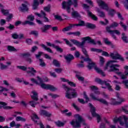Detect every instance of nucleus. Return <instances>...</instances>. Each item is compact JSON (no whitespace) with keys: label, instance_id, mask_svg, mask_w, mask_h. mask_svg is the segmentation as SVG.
<instances>
[{"label":"nucleus","instance_id":"obj_12","mask_svg":"<svg viewBox=\"0 0 128 128\" xmlns=\"http://www.w3.org/2000/svg\"><path fill=\"white\" fill-rule=\"evenodd\" d=\"M106 30L108 32H109V34H111L112 36L114 38V40H116V36L114 34H116L118 36H120V32L118 30H110V28L108 27H106Z\"/></svg>","mask_w":128,"mask_h":128},{"label":"nucleus","instance_id":"obj_2","mask_svg":"<svg viewBox=\"0 0 128 128\" xmlns=\"http://www.w3.org/2000/svg\"><path fill=\"white\" fill-rule=\"evenodd\" d=\"M62 88L66 92V98H67L71 100L72 98H74L78 96V94L76 93V90L71 88H68L64 84L62 85Z\"/></svg>","mask_w":128,"mask_h":128},{"label":"nucleus","instance_id":"obj_19","mask_svg":"<svg viewBox=\"0 0 128 128\" xmlns=\"http://www.w3.org/2000/svg\"><path fill=\"white\" fill-rule=\"evenodd\" d=\"M92 68H94L95 70H96L98 74H101L102 76H106V74H104V71H102V70L100 68L96 66V64Z\"/></svg>","mask_w":128,"mask_h":128},{"label":"nucleus","instance_id":"obj_26","mask_svg":"<svg viewBox=\"0 0 128 128\" xmlns=\"http://www.w3.org/2000/svg\"><path fill=\"white\" fill-rule=\"evenodd\" d=\"M70 42H72L74 44H76V46H78V48H80V46L81 44H82V42H80L74 39L71 40Z\"/></svg>","mask_w":128,"mask_h":128},{"label":"nucleus","instance_id":"obj_55","mask_svg":"<svg viewBox=\"0 0 128 128\" xmlns=\"http://www.w3.org/2000/svg\"><path fill=\"white\" fill-rule=\"evenodd\" d=\"M40 86L41 88H44L45 90H48V84H46L42 83V84H40Z\"/></svg>","mask_w":128,"mask_h":128},{"label":"nucleus","instance_id":"obj_40","mask_svg":"<svg viewBox=\"0 0 128 128\" xmlns=\"http://www.w3.org/2000/svg\"><path fill=\"white\" fill-rule=\"evenodd\" d=\"M17 68H19V70H24V72H26L28 70V67L26 66H16Z\"/></svg>","mask_w":128,"mask_h":128},{"label":"nucleus","instance_id":"obj_30","mask_svg":"<svg viewBox=\"0 0 128 128\" xmlns=\"http://www.w3.org/2000/svg\"><path fill=\"white\" fill-rule=\"evenodd\" d=\"M47 90H50L52 92H56V90L58 89L54 87V86L48 84V87L47 88Z\"/></svg>","mask_w":128,"mask_h":128},{"label":"nucleus","instance_id":"obj_61","mask_svg":"<svg viewBox=\"0 0 128 128\" xmlns=\"http://www.w3.org/2000/svg\"><path fill=\"white\" fill-rule=\"evenodd\" d=\"M124 69L126 70L124 72V74L128 76V66H124Z\"/></svg>","mask_w":128,"mask_h":128},{"label":"nucleus","instance_id":"obj_35","mask_svg":"<svg viewBox=\"0 0 128 128\" xmlns=\"http://www.w3.org/2000/svg\"><path fill=\"white\" fill-rule=\"evenodd\" d=\"M52 64L54 66H56L57 68H60V64L58 61L56 60H53Z\"/></svg>","mask_w":128,"mask_h":128},{"label":"nucleus","instance_id":"obj_45","mask_svg":"<svg viewBox=\"0 0 128 128\" xmlns=\"http://www.w3.org/2000/svg\"><path fill=\"white\" fill-rule=\"evenodd\" d=\"M72 30V26H68L67 27H66L64 28L62 30V32H68L69 30Z\"/></svg>","mask_w":128,"mask_h":128},{"label":"nucleus","instance_id":"obj_47","mask_svg":"<svg viewBox=\"0 0 128 128\" xmlns=\"http://www.w3.org/2000/svg\"><path fill=\"white\" fill-rule=\"evenodd\" d=\"M54 48H56L57 52H64L62 48H60V46H55Z\"/></svg>","mask_w":128,"mask_h":128},{"label":"nucleus","instance_id":"obj_27","mask_svg":"<svg viewBox=\"0 0 128 128\" xmlns=\"http://www.w3.org/2000/svg\"><path fill=\"white\" fill-rule=\"evenodd\" d=\"M28 70H30L27 71V74H32V76H34V74L36 72V70H34V68H28Z\"/></svg>","mask_w":128,"mask_h":128},{"label":"nucleus","instance_id":"obj_7","mask_svg":"<svg viewBox=\"0 0 128 128\" xmlns=\"http://www.w3.org/2000/svg\"><path fill=\"white\" fill-rule=\"evenodd\" d=\"M50 28H52L53 32L58 31V26H52V25L45 24L43 26V27L40 28V30L42 32L46 33L48 32V30H50Z\"/></svg>","mask_w":128,"mask_h":128},{"label":"nucleus","instance_id":"obj_21","mask_svg":"<svg viewBox=\"0 0 128 128\" xmlns=\"http://www.w3.org/2000/svg\"><path fill=\"white\" fill-rule=\"evenodd\" d=\"M87 12L88 14V16L90 18H91L93 20H98V17H96L94 14H92V13L90 11V10H87Z\"/></svg>","mask_w":128,"mask_h":128},{"label":"nucleus","instance_id":"obj_50","mask_svg":"<svg viewBox=\"0 0 128 128\" xmlns=\"http://www.w3.org/2000/svg\"><path fill=\"white\" fill-rule=\"evenodd\" d=\"M1 12H2V14H4V16H8V10H6L4 8H2V9H1Z\"/></svg>","mask_w":128,"mask_h":128},{"label":"nucleus","instance_id":"obj_54","mask_svg":"<svg viewBox=\"0 0 128 128\" xmlns=\"http://www.w3.org/2000/svg\"><path fill=\"white\" fill-rule=\"evenodd\" d=\"M84 98L86 100V102H90V98H88V95H86V92H84Z\"/></svg>","mask_w":128,"mask_h":128},{"label":"nucleus","instance_id":"obj_5","mask_svg":"<svg viewBox=\"0 0 128 128\" xmlns=\"http://www.w3.org/2000/svg\"><path fill=\"white\" fill-rule=\"evenodd\" d=\"M123 118L124 120V122H122V117H119L118 118H114V124H116L118 122H119L120 124L122 126H125V127L126 128H128V118L126 116H124Z\"/></svg>","mask_w":128,"mask_h":128},{"label":"nucleus","instance_id":"obj_33","mask_svg":"<svg viewBox=\"0 0 128 128\" xmlns=\"http://www.w3.org/2000/svg\"><path fill=\"white\" fill-rule=\"evenodd\" d=\"M97 12L99 14V16H100V18H104L106 16V14H104V12L102 11H100V8H98Z\"/></svg>","mask_w":128,"mask_h":128},{"label":"nucleus","instance_id":"obj_41","mask_svg":"<svg viewBox=\"0 0 128 128\" xmlns=\"http://www.w3.org/2000/svg\"><path fill=\"white\" fill-rule=\"evenodd\" d=\"M8 50H9V52H17L16 49V48L12 46H8Z\"/></svg>","mask_w":128,"mask_h":128},{"label":"nucleus","instance_id":"obj_22","mask_svg":"<svg viewBox=\"0 0 128 128\" xmlns=\"http://www.w3.org/2000/svg\"><path fill=\"white\" fill-rule=\"evenodd\" d=\"M94 82H96V84H101V86H102V84H106V81L102 80L98 78H96L94 80Z\"/></svg>","mask_w":128,"mask_h":128},{"label":"nucleus","instance_id":"obj_10","mask_svg":"<svg viewBox=\"0 0 128 128\" xmlns=\"http://www.w3.org/2000/svg\"><path fill=\"white\" fill-rule=\"evenodd\" d=\"M81 58L84 60V62H88V65L87 66V68H88V70H92L93 66H94V62L92 61V59L88 57H86V58H84V56H81Z\"/></svg>","mask_w":128,"mask_h":128},{"label":"nucleus","instance_id":"obj_29","mask_svg":"<svg viewBox=\"0 0 128 128\" xmlns=\"http://www.w3.org/2000/svg\"><path fill=\"white\" fill-rule=\"evenodd\" d=\"M40 46L43 48H44V50H45L48 52H50L51 54H52V49H50V48L46 47V46L44 45V44H42Z\"/></svg>","mask_w":128,"mask_h":128},{"label":"nucleus","instance_id":"obj_52","mask_svg":"<svg viewBox=\"0 0 128 128\" xmlns=\"http://www.w3.org/2000/svg\"><path fill=\"white\" fill-rule=\"evenodd\" d=\"M21 56H22V58H28L29 56H30V54L28 52L24 53L22 54Z\"/></svg>","mask_w":128,"mask_h":128},{"label":"nucleus","instance_id":"obj_43","mask_svg":"<svg viewBox=\"0 0 128 128\" xmlns=\"http://www.w3.org/2000/svg\"><path fill=\"white\" fill-rule=\"evenodd\" d=\"M16 122H26V118L22 117V116H17L16 118Z\"/></svg>","mask_w":128,"mask_h":128},{"label":"nucleus","instance_id":"obj_17","mask_svg":"<svg viewBox=\"0 0 128 128\" xmlns=\"http://www.w3.org/2000/svg\"><path fill=\"white\" fill-rule=\"evenodd\" d=\"M8 106V104L0 102V108H4V110H12V108H13L12 107L10 106Z\"/></svg>","mask_w":128,"mask_h":128},{"label":"nucleus","instance_id":"obj_20","mask_svg":"<svg viewBox=\"0 0 128 128\" xmlns=\"http://www.w3.org/2000/svg\"><path fill=\"white\" fill-rule=\"evenodd\" d=\"M116 96L118 98V100H119V102H116L115 104H120L122 102H126V100H124V98L120 96V94L116 93Z\"/></svg>","mask_w":128,"mask_h":128},{"label":"nucleus","instance_id":"obj_9","mask_svg":"<svg viewBox=\"0 0 128 128\" xmlns=\"http://www.w3.org/2000/svg\"><path fill=\"white\" fill-rule=\"evenodd\" d=\"M96 2L102 10H105L107 12L108 11V5L106 2L102 1V0H96Z\"/></svg>","mask_w":128,"mask_h":128},{"label":"nucleus","instance_id":"obj_38","mask_svg":"<svg viewBox=\"0 0 128 128\" xmlns=\"http://www.w3.org/2000/svg\"><path fill=\"white\" fill-rule=\"evenodd\" d=\"M57 126H59L60 128L62 126H64V123L60 122V121H58L55 122Z\"/></svg>","mask_w":128,"mask_h":128},{"label":"nucleus","instance_id":"obj_37","mask_svg":"<svg viewBox=\"0 0 128 128\" xmlns=\"http://www.w3.org/2000/svg\"><path fill=\"white\" fill-rule=\"evenodd\" d=\"M104 40L106 44H107L108 46H112V44L110 40H108V38H104Z\"/></svg>","mask_w":128,"mask_h":128},{"label":"nucleus","instance_id":"obj_3","mask_svg":"<svg viewBox=\"0 0 128 128\" xmlns=\"http://www.w3.org/2000/svg\"><path fill=\"white\" fill-rule=\"evenodd\" d=\"M62 8L66 10L70 14V6H74V8H78V0H68L67 2L64 1L62 4Z\"/></svg>","mask_w":128,"mask_h":128},{"label":"nucleus","instance_id":"obj_64","mask_svg":"<svg viewBox=\"0 0 128 128\" xmlns=\"http://www.w3.org/2000/svg\"><path fill=\"white\" fill-rule=\"evenodd\" d=\"M99 128H106V124L104 122L100 123Z\"/></svg>","mask_w":128,"mask_h":128},{"label":"nucleus","instance_id":"obj_36","mask_svg":"<svg viewBox=\"0 0 128 128\" xmlns=\"http://www.w3.org/2000/svg\"><path fill=\"white\" fill-rule=\"evenodd\" d=\"M122 40L123 42H124L128 43V37L126 36V34L124 33H122Z\"/></svg>","mask_w":128,"mask_h":128},{"label":"nucleus","instance_id":"obj_31","mask_svg":"<svg viewBox=\"0 0 128 128\" xmlns=\"http://www.w3.org/2000/svg\"><path fill=\"white\" fill-rule=\"evenodd\" d=\"M29 34L34 36L36 38L38 36V32L37 30H32L30 33Z\"/></svg>","mask_w":128,"mask_h":128},{"label":"nucleus","instance_id":"obj_48","mask_svg":"<svg viewBox=\"0 0 128 128\" xmlns=\"http://www.w3.org/2000/svg\"><path fill=\"white\" fill-rule=\"evenodd\" d=\"M76 78H77L78 80H80V82H84V78L80 76V75L78 74H76Z\"/></svg>","mask_w":128,"mask_h":128},{"label":"nucleus","instance_id":"obj_56","mask_svg":"<svg viewBox=\"0 0 128 128\" xmlns=\"http://www.w3.org/2000/svg\"><path fill=\"white\" fill-rule=\"evenodd\" d=\"M105 86H107L108 90H110V91L112 90V86H110V83H107L106 82V83H105Z\"/></svg>","mask_w":128,"mask_h":128},{"label":"nucleus","instance_id":"obj_53","mask_svg":"<svg viewBox=\"0 0 128 128\" xmlns=\"http://www.w3.org/2000/svg\"><path fill=\"white\" fill-rule=\"evenodd\" d=\"M68 84L70 86H72L73 88H76V84L72 82H68Z\"/></svg>","mask_w":128,"mask_h":128},{"label":"nucleus","instance_id":"obj_42","mask_svg":"<svg viewBox=\"0 0 128 128\" xmlns=\"http://www.w3.org/2000/svg\"><path fill=\"white\" fill-rule=\"evenodd\" d=\"M115 14L116 11H114V9H111L108 11V14L109 16H114Z\"/></svg>","mask_w":128,"mask_h":128},{"label":"nucleus","instance_id":"obj_16","mask_svg":"<svg viewBox=\"0 0 128 128\" xmlns=\"http://www.w3.org/2000/svg\"><path fill=\"white\" fill-rule=\"evenodd\" d=\"M40 116H46L47 118H50V116H52V114L44 110H40Z\"/></svg>","mask_w":128,"mask_h":128},{"label":"nucleus","instance_id":"obj_49","mask_svg":"<svg viewBox=\"0 0 128 128\" xmlns=\"http://www.w3.org/2000/svg\"><path fill=\"white\" fill-rule=\"evenodd\" d=\"M8 68V66L4 64L3 63H0V70H6Z\"/></svg>","mask_w":128,"mask_h":128},{"label":"nucleus","instance_id":"obj_15","mask_svg":"<svg viewBox=\"0 0 128 128\" xmlns=\"http://www.w3.org/2000/svg\"><path fill=\"white\" fill-rule=\"evenodd\" d=\"M65 60H66V62L70 64L72 62V60H74V57L72 54H68L64 56Z\"/></svg>","mask_w":128,"mask_h":128},{"label":"nucleus","instance_id":"obj_34","mask_svg":"<svg viewBox=\"0 0 128 128\" xmlns=\"http://www.w3.org/2000/svg\"><path fill=\"white\" fill-rule=\"evenodd\" d=\"M100 66H104V62H105V60H104V57L100 56Z\"/></svg>","mask_w":128,"mask_h":128},{"label":"nucleus","instance_id":"obj_6","mask_svg":"<svg viewBox=\"0 0 128 128\" xmlns=\"http://www.w3.org/2000/svg\"><path fill=\"white\" fill-rule=\"evenodd\" d=\"M88 104L90 108V112L92 113V116L96 118L97 122L98 124V122H100L102 120V118H100V116L99 114H96V108L94 107L92 104L90 103H89Z\"/></svg>","mask_w":128,"mask_h":128},{"label":"nucleus","instance_id":"obj_46","mask_svg":"<svg viewBox=\"0 0 128 128\" xmlns=\"http://www.w3.org/2000/svg\"><path fill=\"white\" fill-rule=\"evenodd\" d=\"M39 60L40 62V66H46V63L44 62V60H42V58H39Z\"/></svg>","mask_w":128,"mask_h":128},{"label":"nucleus","instance_id":"obj_24","mask_svg":"<svg viewBox=\"0 0 128 128\" xmlns=\"http://www.w3.org/2000/svg\"><path fill=\"white\" fill-rule=\"evenodd\" d=\"M22 6L20 7L21 12H24L28 11V6L26 4H22Z\"/></svg>","mask_w":128,"mask_h":128},{"label":"nucleus","instance_id":"obj_4","mask_svg":"<svg viewBox=\"0 0 128 128\" xmlns=\"http://www.w3.org/2000/svg\"><path fill=\"white\" fill-rule=\"evenodd\" d=\"M32 94L33 95H30V96L31 98L33 100L30 101L29 104L32 108H36V104H40L38 102H36L38 100V94L34 90L32 91Z\"/></svg>","mask_w":128,"mask_h":128},{"label":"nucleus","instance_id":"obj_13","mask_svg":"<svg viewBox=\"0 0 128 128\" xmlns=\"http://www.w3.org/2000/svg\"><path fill=\"white\" fill-rule=\"evenodd\" d=\"M90 96L92 98V100H98V102H101V104H106V106H108V103L106 100L104 99L103 98H98V97H96L94 94L91 93L90 94Z\"/></svg>","mask_w":128,"mask_h":128},{"label":"nucleus","instance_id":"obj_63","mask_svg":"<svg viewBox=\"0 0 128 128\" xmlns=\"http://www.w3.org/2000/svg\"><path fill=\"white\" fill-rule=\"evenodd\" d=\"M77 66H78V68H84V61H81L80 64H77Z\"/></svg>","mask_w":128,"mask_h":128},{"label":"nucleus","instance_id":"obj_58","mask_svg":"<svg viewBox=\"0 0 128 128\" xmlns=\"http://www.w3.org/2000/svg\"><path fill=\"white\" fill-rule=\"evenodd\" d=\"M120 26H121L122 28H123L124 30H126V29H127L126 26V24H124V22H120Z\"/></svg>","mask_w":128,"mask_h":128},{"label":"nucleus","instance_id":"obj_1","mask_svg":"<svg viewBox=\"0 0 128 128\" xmlns=\"http://www.w3.org/2000/svg\"><path fill=\"white\" fill-rule=\"evenodd\" d=\"M88 40V44H96V43L94 41V40L92 39L90 36L84 37L82 38V44L80 46L79 48H80L82 50V52L83 54H84L86 58H88L89 56L88 54V51H86V49L84 46V44H86V42Z\"/></svg>","mask_w":128,"mask_h":128},{"label":"nucleus","instance_id":"obj_14","mask_svg":"<svg viewBox=\"0 0 128 128\" xmlns=\"http://www.w3.org/2000/svg\"><path fill=\"white\" fill-rule=\"evenodd\" d=\"M116 66L120 67V65L118 64H114L110 66V69L108 70V72H115V73L118 76H120L122 74V72H120V69L116 68Z\"/></svg>","mask_w":128,"mask_h":128},{"label":"nucleus","instance_id":"obj_62","mask_svg":"<svg viewBox=\"0 0 128 128\" xmlns=\"http://www.w3.org/2000/svg\"><path fill=\"white\" fill-rule=\"evenodd\" d=\"M64 42H66V44H67L68 46H72V44L70 43V41H68V40H66V38H64Z\"/></svg>","mask_w":128,"mask_h":128},{"label":"nucleus","instance_id":"obj_51","mask_svg":"<svg viewBox=\"0 0 128 128\" xmlns=\"http://www.w3.org/2000/svg\"><path fill=\"white\" fill-rule=\"evenodd\" d=\"M122 84H124L126 88H128V80H123Z\"/></svg>","mask_w":128,"mask_h":128},{"label":"nucleus","instance_id":"obj_39","mask_svg":"<svg viewBox=\"0 0 128 128\" xmlns=\"http://www.w3.org/2000/svg\"><path fill=\"white\" fill-rule=\"evenodd\" d=\"M38 115L36 114H33V116L32 118V120H34V122L35 124H38V120H38Z\"/></svg>","mask_w":128,"mask_h":128},{"label":"nucleus","instance_id":"obj_44","mask_svg":"<svg viewBox=\"0 0 128 128\" xmlns=\"http://www.w3.org/2000/svg\"><path fill=\"white\" fill-rule=\"evenodd\" d=\"M118 26V24L116 23V22H114L110 26H107V28H110V30L112 28H116Z\"/></svg>","mask_w":128,"mask_h":128},{"label":"nucleus","instance_id":"obj_18","mask_svg":"<svg viewBox=\"0 0 128 128\" xmlns=\"http://www.w3.org/2000/svg\"><path fill=\"white\" fill-rule=\"evenodd\" d=\"M12 38H14V40H18V38H19V40H22V38H24V34H20L18 35L16 33H14L12 34Z\"/></svg>","mask_w":128,"mask_h":128},{"label":"nucleus","instance_id":"obj_57","mask_svg":"<svg viewBox=\"0 0 128 128\" xmlns=\"http://www.w3.org/2000/svg\"><path fill=\"white\" fill-rule=\"evenodd\" d=\"M25 60L27 62H28V64H32V60L30 57L25 58Z\"/></svg>","mask_w":128,"mask_h":128},{"label":"nucleus","instance_id":"obj_23","mask_svg":"<svg viewBox=\"0 0 128 128\" xmlns=\"http://www.w3.org/2000/svg\"><path fill=\"white\" fill-rule=\"evenodd\" d=\"M84 26V22L82 20H80V23L78 24H69V26H71V30L72 28H74V26Z\"/></svg>","mask_w":128,"mask_h":128},{"label":"nucleus","instance_id":"obj_32","mask_svg":"<svg viewBox=\"0 0 128 128\" xmlns=\"http://www.w3.org/2000/svg\"><path fill=\"white\" fill-rule=\"evenodd\" d=\"M72 16L73 18H80V15L78 12V11H74L72 13Z\"/></svg>","mask_w":128,"mask_h":128},{"label":"nucleus","instance_id":"obj_59","mask_svg":"<svg viewBox=\"0 0 128 128\" xmlns=\"http://www.w3.org/2000/svg\"><path fill=\"white\" fill-rule=\"evenodd\" d=\"M44 10H45V12H50V6L44 7Z\"/></svg>","mask_w":128,"mask_h":128},{"label":"nucleus","instance_id":"obj_8","mask_svg":"<svg viewBox=\"0 0 128 128\" xmlns=\"http://www.w3.org/2000/svg\"><path fill=\"white\" fill-rule=\"evenodd\" d=\"M27 20H26L24 22L23 24H29L30 26H36L34 22H32L34 20V16L31 14L28 16Z\"/></svg>","mask_w":128,"mask_h":128},{"label":"nucleus","instance_id":"obj_25","mask_svg":"<svg viewBox=\"0 0 128 128\" xmlns=\"http://www.w3.org/2000/svg\"><path fill=\"white\" fill-rule=\"evenodd\" d=\"M33 4H32V8L33 10H37L38 6V5L40 4V3L38 2V0H33Z\"/></svg>","mask_w":128,"mask_h":128},{"label":"nucleus","instance_id":"obj_11","mask_svg":"<svg viewBox=\"0 0 128 128\" xmlns=\"http://www.w3.org/2000/svg\"><path fill=\"white\" fill-rule=\"evenodd\" d=\"M110 56L112 60H120L121 62H124V58L118 52H114V53H110Z\"/></svg>","mask_w":128,"mask_h":128},{"label":"nucleus","instance_id":"obj_28","mask_svg":"<svg viewBox=\"0 0 128 128\" xmlns=\"http://www.w3.org/2000/svg\"><path fill=\"white\" fill-rule=\"evenodd\" d=\"M86 26L88 28H91V29L96 28V25L90 22L86 23Z\"/></svg>","mask_w":128,"mask_h":128},{"label":"nucleus","instance_id":"obj_60","mask_svg":"<svg viewBox=\"0 0 128 128\" xmlns=\"http://www.w3.org/2000/svg\"><path fill=\"white\" fill-rule=\"evenodd\" d=\"M48 96H50L52 98H58V95L56 94H52V93H50L48 94Z\"/></svg>","mask_w":128,"mask_h":128}]
</instances>
